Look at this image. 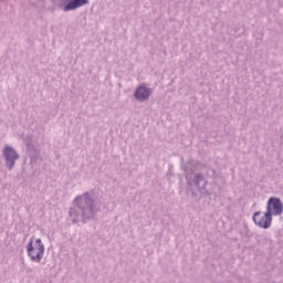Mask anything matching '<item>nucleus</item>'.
<instances>
[{"mask_svg":"<svg viewBox=\"0 0 283 283\" xmlns=\"http://www.w3.org/2000/svg\"><path fill=\"white\" fill-rule=\"evenodd\" d=\"M151 96V91L145 86H139L135 92V98L137 101H147Z\"/></svg>","mask_w":283,"mask_h":283,"instance_id":"nucleus-4","label":"nucleus"},{"mask_svg":"<svg viewBox=\"0 0 283 283\" xmlns=\"http://www.w3.org/2000/svg\"><path fill=\"white\" fill-rule=\"evenodd\" d=\"M253 221L254 224L261 229H269V227H271V222H273V218L271 212L266 210V212H255L253 216Z\"/></svg>","mask_w":283,"mask_h":283,"instance_id":"nucleus-1","label":"nucleus"},{"mask_svg":"<svg viewBox=\"0 0 283 283\" xmlns=\"http://www.w3.org/2000/svg\"><path fill=\"white\" fill-rule=\"evenodd\" d=\"M87 3H90V1L87 0H72L64 7V12H70V10H76V8L87 6Z\"/></svg>","mask_w":283,"mask_h":283,"instance_id":"nucleus-5","label":"nucleus"},{"mask_svg":"<svg viewBox=\"0 0 283 283\" xmlns=\"http://www.w3.org/2000/svg\"><path fill=\"white\" fill-rule=\"evenodd\" d=\"M271 216H282L283 205L282 201L277 198H270L268 201V210Z\"/></svg>","mask_w":283,"mask_h":283,"instance_id":"nucleus-2","label":"nucleus"},{"mask_svg":"<svg viewBox=\"0 0 283 283\" xmlns=\"http://www.w3.org/2000/svg\"><path fill=\"white\" fill-rule=\"evenodd\" d=\"M34 244H35V249H43V244L41 243V239H36Z\"/></svg>","mask_w":283,"mask_h":283,"instance_id":"nucleus-7","label":"nucleus"},{"mask_svg":"<svg viewBox=\"0 0 283 283\" xmlns=\"http://www.w3.org/2000/svg\"><path fill=\"white\" fill-rule=\"evenodd\" d=\"M28 254L33 262H40L41 258H43V249H29Z\"/></svg>","mask_w":283,"mask_h":283,"instance_id":"nucleus-6","label":"nucleus"},{"mask_svg":"<svg viewBox=\"0 0 283 283\" xmlns=\"http://www.w3.org/2000/svg\"><path fill=\"white\" fill-rule=\"evenodd\" d=\"M4 158L7 163L9 164V169H12L14 167V160L19 158V155H17V151L13 150L11 147H6L4 148Z\"/></svg>","mask_w":283,"mask_h":283,"instance_id":"nucleus-3","label":"nucleus"},{"mask_svg":"<svg viewBox=\"0 0 283 283\" xmlns=\"http://www.w3.org/2000/svg\"><path fill=\"white\" fill-rule=\"evenodd\" d=\"M32 244H34V241H31V242L29 243V249H34V247H32Z\"/></svg>","mask_w":283,"mask_h":283,"instance_id":"nucleus-8","label":"nucleus"}]
</instances>
